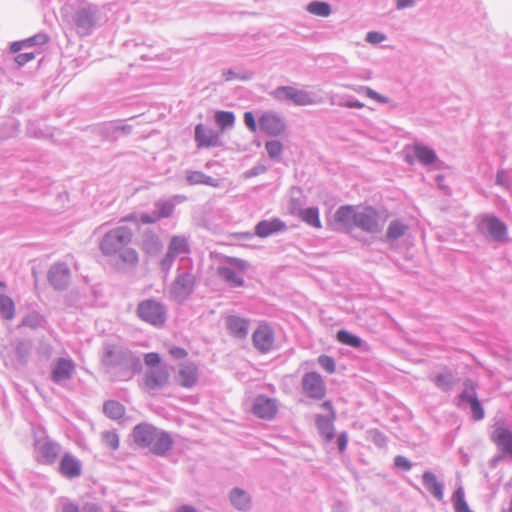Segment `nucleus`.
<instances>
[{
  "instance_id": "b1692460",
  "label": "nucleus",
  "mask_w": 512,
  "mask_h": 512,
  "mask_svg": "<svg viewBox=\"0 0 512 512\" xmlns=\"http://www.w3.org/2000/svg\"><path fill=\"white\" fill-rule=\"evenodd\" d=\"M277 412L275 400L259 396L253 404V413L262 419H272Z\"/></svg>"
},
{
  "instance_id": "423d86ee",
  "label": "nucleus",
  "mask_w": 512,
  "mask_h": 512,
  "mask_svg": "<svg viewBox=\"0 0 512 512\" xmlns=\"http://www.w3.org/2000/svg\"><path fill=\"white\" fill-rule=\"evenodd\" d=\"M190 253V245L185 236H173L168 244L164 257L159 262V267L166 275L170 272L176 258H183Z\"/></svg>"
},
{
  "instance_id": "7ed1b4c3",
  "label": "nucleus",
  "mask_w": 512,
  "mask_h": 512,
  "mask_svg": "<svg viewBox=\"0 0 512 512\" xmlns=\"http://www.w3.org/2000/svg\"><path fill=\"white\" fill-rule=\"evenodd\" d=\"M133 232L127 226H118L106 232L100 241V250L105 256L116 255L132 241Z\"/></svg>"
},
{
  "instance_id": "864d4df0",
  "label": "nucleus",
  "mask_w": 512,
  "mask_h": 512,
  "mask_svg": "<svg viewBox=\"0 0 512 512\" xmlns=\"http://www.w3.org/2000/svg\"><path fill=\"white\" fill-rule=\"evenodd\" d=\"M369 439L379 448L387 446L388 439L384 433L377 429L368 431Z\"/></svg>"
},
{
  "instance_id": "39448f33",
  "label": "nucleus",
  "mask_w": 512,
  "mask_h": 512,
  "mask_svg": "<svg viewBox=\"0 0 512 512\" xmlns=\"http://www.w3.org/2000/svg\"><path fill=\"white\" fill-rule=\"evenodd\" d=\"M464 389L456 399L458 408L470 409L471 418L474 421L484 419L485 412L476 392V384L471 379H466L463 383Z\"/></svg>"
},
{
  "instance_id": "bf43d9fd",
  "label": "nucleus",
  "mask_w": 512,
  "mask_h": 512,
  "mask_svg": "<svg viewBox=\"0 0 512 512\" xmlns=\"http://www.w3.org/2000/svg\"><path fill=\"white\" fill-rule=\"evenodd\" d=\"M244 124L246 127L253 133L257 131L259 128L258 121L256 122L255 117L252 112L247 111L244 113Z\"/></svg>"
},
{
  "instance_id": "052dcab7",
  "label": "nucleus",
  "mask_w": 512,
  "mask_h": 512,
  "mask_svg": "<svg viewBox=\"0 0 512 512\" xmlns=\"http://www.w3.org/2000/svg\"><path fill=\"white\" fill-rule=\"evenodd\" d=\"M394 466L403 471H409L412 468V463L404 456L398 455L394 458Z\"/></svg>"
},
{
  "instance_id": "5701e85b",
  "label": "nucleus",
  "mask_w": 512,
  "mask_h": 512,
  "mask_svg": "<svg viewBox=\"0 0 512 512\" xmlns=\"http://www.w3.org/2000/svg\"><path fill=\"white\" fill-rule=\"evenodd\" d=\"M177 381L184 388L193 387L198 381V368L193 362L182 363L177 373Z\"/></svg>"
},
{
  "instance_id": "72a5a7b5",
  "label": "nucleus",
  "mask_w": 512,
  "mask_h": 512,
  "mask_svg": "<svg viewBox=\"0 0 512 512\" xmlns=\"http://www.w3.org/2000/svg\"><path fill=\"white\" fill-rule=\"evenodd\" d=\"M409 227L401 220H393L389 223L387 231H386V241L387 242H394L404 236L406 232L408 231Z\"/></svg>"
},
{
  "instance_id": "1a4fd4ad",
  "label": "nucleus",
  "mask_w": 512,
  "mask_h": 512,
  "mask_svg": "<svg viewBox=\"0 0 512 512\" xmlns=\"http://www.w3.org/2000/svg\"><path fill=\"white\" fill-rule=\"evenodd\" d=\"M479 232L486 238L503 243L508 239L507 225L495 215H484L478 223Z\"/></svg>"
},
{
  "instance_id": "8fccbe9b",
  "label": "nucleus",
  "mask_w": 512,
  "mask_h": 512,
  "mask_svg": "<svg viewBox=\"0 0 512 512\" xmlns=\"http://www.w3.org/2000/svg\"><path fill=\"white\" fill-rule=\"evenodd\" d=\"M43 323H44V318L40 314L33 312V313L28 314L26 317H24L21 325L24 327L36 329V328L41 327L43 325Z\"/></svg>"
},
{
  "instance_id": "4d7b16f0",
  "label": "nucleus",
  "mask_w": 512,
  "mask_h": 512,
  "mask_svg": "<svg viewBox=\"0 0 512 512\" xmlns=\"http://www.w3.org/2000/svg\"><path fill=\"white\" fill-rule=\"evenodd\" d=\"M331 104H337L342 107L356 108V109H361L364 107V103H362L358 100H355V99H350V98L347 101L342 102V101H336L335 97H332Z\"/></svg>"
},
{
  "instance_id": "473e14b6",
  "label": "nucleus",
  "mask_w": 512,
  "mask_h": 512,
  "mask_svg": "<svg viewBox=\"0 0 512 512\" xmlns=\"http://www.w3.org/2000/svg\"><path fill=\"white\" fill-rule=\"evenodd\" d=\"M342 86L360 95H365L381 104H387L390 101L388 97L379 94L368 86L354 84H342Z\"/></svg>"
},
{
  "instance_id": "6e6d98bb",
  "label": "nucleus",
  "mask_w": 512,
  "mask_h": 512,
  "mask_svg": "<svg viewBox=\"0 0 512 512\" xmlns=\"http://www.w3.org/2000/svg\"><path fill=\"white\" fill-rule=\"evenodd\" d=\"M318 364L320 365L321 368H323L329 374H332L335 372V369H336L335 361L332 357H330L328 355H324V354L320 355L318 357Z\"/></svg>"
},
{
  "instance_id": "ea45409f",
  "label": "nucleus",
  "mask_w": 512,
  "mask_h": 512,
  "mask_svg": "<svg viewBox=\"0 0 512 512\" xmlns=\"http://www.w3.org/2000/svg\"><path fill=\"white\" fill-rule=\"evenodd\" d=\"M104 414L111 419L118 420L125 414L124 406L114 400H108L103 405Z\"/></svg>"
},
{
  "instance_id": "a19ab883",
  "label": "nucleus",
  "mask_w": 512,
  "mask_h": 512,
  "mask_svg": "<svg viewBox=\"0 0 512 512\" xmlns=\"http://www.w3.org/2000/svg\"><path fill=\"white\" fill-rule=\"evenodd\" d=\"M0 316L6 320H12L15 316V304L5 294H0Z\"/></svg>"
},
{
  "instance_id": "c03bdc74",
  "label": "nucleus",
  "mask_w": 512,
  "mask_h": 512,
  "mask_svg": "<svg viewBox=\"0 0 512 512\" xmlns=\"http://www.w3.org/2000/svg\"><path fill=\"white\" fill-rule=\"evenodd\" d=\"M452 501L456 512H472L465 500V494L462 487L455 490L452 496Z\"/></svg>"
},
{
  "instance_id": "680f3d73",
  "label": "nucleus",
  "mask_w": 512,
  "mask_h": 512,
  "mask_svg": "<svg viewBox=\"0 0 512 512\" xmlns=\"http://www.w3.org/2000/svg\"><path fill=\"white\" fill-rule=\"evenodd\" d=\"M365 39L370 44H379L386 40V35L381 32L370 31L366 34Z\"/></svg>"
},
{
  "instance_id": "f03ea898",
  "label": "nucleus",
  "mask_w": 512,
  "mask_h": 512,
  "mask_svg": "<svg viewBox=\"0 0 512 512\" xmlns=\"http://www.w3.org/2000/svg\"><path fill=\"white\" fill-rule=\"evenodd\" d=\"M132 436L138 446L147 448L156 456H165L173 446V439L168 432L149 423L137 424Z\"/></svg>"
},
{
  "instance_id": "603ef678",
  "label": "nucleus",
  "mask_w": 512,
  "mask_h": 512,
  "mask_svg": "<svg viewBox=\"0 0 512 512\" xmlns=\"http://www.w3.org/2000/svg\"><path fill=\"white\" fill-rule=\"evenodd\" d=\"M49 41V36L46 33H37L25 40H23L26 48L33 46H42Z\"/></svg>"
},
{
  "instance_id": "dca6fc26",
  "label": "nucleus",
  "mask_w": 512,
  "mask_h": 512,
  "mask_svg": "<svg viewBox=\"0 0 512 512\" xmlns=\"http://www.w3.org/2000/svg\"><path fill=\"white\" fill-rule=\"evenodd\" d=\"M194 140L198 148L218 147L221 145L220 134L202 123L195 126Z\"/></svg>"
},
{
  "instance_id": "393cba45",
  "label": "nucleus",
  "mask_w": 512,
  "mask_h": 512,
  "mask_svg": "<svg viewBox=\"0 0 512 512\" xmlns=\"http://www.w3.org/2000/svg\"><path fill=\"white\" fill-rule=\"evenodd\" d=\"M284 230H286V224L279 218H273L258 222L255 226V235L266 238Z\"/></svg>"
},
{
  "instance_id": "338daca9",
  "label": "nucleus",
  "mask_w": 512,
  "mask_h": 512,
  "mask_svg": "<svg viewBox=\"0 0 512 512\" xmlns=\"http://www.w3.org/2000/svg\"><path fill=\"white\" fill-rule=\"evenodd\" d=\"M159 219V216L155 212L153 213H142L140 215V221L144 224H151L157 222Z\"/></svg>"
},
{
  "instance_id": "e433bc0d",
  "label": "nucleus",
  "mask_w": 512,
  "mask_h": 512,
  "mask_svg": "<svg viewBox=\"0 0 512 512\" xmlns=\"http://www.w3.org/2000/svg\"><path fill=\"white\" fill-rule=\"evenodd\" d=\"M230 502L238 510H246L250 506V496L240 488H234L230 492Z\"/></svg>"
},
{
  "instance_id": "de8ad7c7",
  "label": "nucleus",
  "mask_w": 512,
  "mask_h": 512,
  "mask_svg": "<svg viewBox=\"0 0 512 512\" xmlns=\"http://www.w3.org/2000/svg\"><path fill=\"white\" fill-rule=\"evenodd\" d=\"M100 133L109 140H116L119 137L117 122H106L100 127Z\"/></svg>"
},
{
  "instance_id": "6ab92c4d",
  "label": "nucleus",
  "mask_w": 512,
  "mask_h": 512,
  "mask_svg": "<svg viewBox=\"0 0 512 512\" xmlns=\"http://www.w3.org/2000/svg\"><path fill=\"white\" fill-rule=\"evenodd\" d=\"M75 371V363L71 359L58 358L52 368L51 379L54 383L62 385L70 380Z\"/></svg>"
},
{
  "instance_id": "cd10ccee",
  "label": "nucleus",
  "mask_w": 512,
  "mask_h": 512,
  "mask_svg": "<svg viewBox=\"0 0 512 512\" xmlns=\"http://www.w3.org/2000/svg\"><path fill=\"white\" fill-rule=\"evenodd\" d=\"M422 483L426 490L438 501L444 497V484L437 480L434 473L425 471L422 475Z\"/></svg>"
},
{
  "instance_id": "f257e3e1",
  "label": "nucleus",
  "mask_w": 512,
  "mask_h": 512,
  "mask_svg": "<svg viewBox=\"0 0 512 512\" xmlns=\"http://www.w3.org/2000/svg\"><path fill=\"white\" fill-rule=\"evenodd\" d=\"M102 363L107 367L118 369L126 378H131L142 370L139 355L119 344L104 345Z\"/></svg>"
},
{
  "instance_id": "aec40b11",
  "label": "nucleus",
  "mask_w": 512,
  "mask_h": 512,
  "mask_svg": "<svg viewBox=\"0 0 512 512\" xmlns=\"http://www.w3.org/2000/svg\"><path fill=\"white\" fill-rule=\"evenodd\" d=\"M252 341L257 350L267 353L274 345V332L268 325H260L252 335Z\"/></svg>"
},
{
  "instance_id": "4be33fe9",
  "label": "nucleus",
  "mask_w": 512,
  "mask_h": 512,
  "mask_svg": "<svg viewBox=\"0 0 512 512\" xmlns=\"http://www.w3.org/2000/svg\"><path fill=\"white\" fill-rule=\"evenodd\" d=\"M59 471L65 478H78L82 474V462L74 455L65 453L61 458Z\"/></svg>"
},
{
  "instance_id": "e2e57ef3",
  "label": "nucleus",
  "mask_w": 512,
  "mask_h": 512,
  "mask_svg": "<svg viewBox=\"0 0 512 512\" xmlns=\"http://www.w3.org/2000/svg\"><path fill=\"white\" fill-rule=\"evenodd\" d=\"M160 356L158 353H155V352H151V353H147L145 354V357H144V361H145V364L149 367L152 368H156L158 366H160Z\"/></svg>"
},
{
  "instance_id": "2eb2a0df",
  "label": "nucleus",
  "mask_w": 512,
  "mask_h": 512,
  "mask_svg": "<svg viewBox=\"0 0 512 512\" xmlns=\"http://www.w3.org/2000/svg\"><path fill=\"white\" fill-rule=\"evenodd\" d=\"M490 440L503 454L512 456V431L509 428L503 424H495L490 433Z\"/></svg>"
},
{
  "instance_id": "bb28decb",
  "label": "nucleus",
  "mask_w": 512,
  "mask_h": 512,
  "mask_svg": "<svg viewBox=\"0 0 512 512\" xmlns=\"http://www.w3.org/2000/svg\"><path fill=\"white\" fill-rule=\"evenodd\" d=\"M358 207L346 205L341 206L335 213V221L344 229H352L356 223V213Z\"/></svg>"
},
{
  "instance_id": "a18cd8bd",
  "label": "nucleus",
  "mask_w": 512,
  "mask_h": 512,
  "mask_svg": "<svg viewBox=\"0 0 512 512\" xmlns=\"http://www.w3.org/2000/svg\"><path fill=\"white\" fill-rule=\"evenodd\" d=\"M308 12L311 14L327 17L331 14V6L327 2L313 1L307 6Z\"/></svg>"
},
{
  "instance_id": "4c0bfd02",
  "label": "nucleus",
  "mask_w": 512,
  "mask_h": 512,
  "mask_svg": "<svg viewBox=\"0 0 512 512\" xmlns=\"http://www.w3.org/2000/svg\"><path fill=\"white\" fill-rule=\"evenodd\" d=\"M214 120L221 131L233 128L235 124V115L232 111H216Z\"/></svg>"
},
{
  "instance_id": "37998d69",
  "label": "nucleus",
  "mask_w": 512,
  "mask_h": 512,
  "mask_svg": "<svg viewBox=\"0 0 512 512\" xmlns=\"http://www.w3.org/2000/svg\"><path fill=\"white\" fill-rule=\"evenodd\" d=\"M300 217L310 226L320 228L319 210L317 207H308L300 212Z\"/></svg>"
},
{
  "instance_id": "ddd939ff",
  "label": "nucleus",
  "mask_w": 512,
  "mask_h": 512,
  "mask_svg": "<svg viewBox=\"0 0 512 512\" xmlns=\"http://www.w3.org/2000/svg\"><path fill=\"white\" fill-rule=\"evenodd\" d=\"M259 129L268 136L277 137L285 133L287 122L285 117L276 111L268 110L258 117Z\"/></svg>"
},
{
  "instance_id": "c85d7f7f",
  "label": "nucleus",
  "mask_w": 512,
  "mask_h": 512,
  "mask_svg": "<svg viewBox=\"0 0 512 512\" xmlns=\"http://www.w3.org/2000/svg\"><path fill=\"white\" fill-rule=\"evenodd\" d=\"M226 326L232 336L243 339L248 334L249 321L239 316L232 315L226 319Z\"/></svg>"
},
{
  "instance_id": "774afa93",
  "label": "nucleus",
  "mask_w": 512,
  "mask_h": 512,
  "mask_svg": "<svg viewBox=\"0 0 512 512\" xmlns=\"http://www.w3.org/2000/svg\"><path fill=\"white\" fill-rule=\"evenodd\" d=\"M348 443V435L346 432H341L337 437V445L340 452H344L346 450Z\"/></svg>"
},
{
  "instance_id": "49530a36",
  "label": "nucleus",
  "mask_w": 512,
  "mask_h": 512,
  "mask_svg": "<svg viewBox=\"0 0 512 512\" xmlns=\"http://www.w3.org/2000/svg\"><path fill=\"white\" fill-rule=\"evenodd\" d=\"M175 205L170 200H158L155 203V213L159 216V219L167 218L172 215Z\"/></svg>"
},
{
  "instance_id": "f704fd0d",
  "label": "nucleus",
  "mask_w": 512,
  "mask_h": 512,
  "mask_svg": "<svg viewBox=\"0 0 512 512\" xmlns=\"http://www.w3.org/2000/svg\"><path fill=\"white\" fill-rule=\"evenodd\" d=\"M186 180L189 185L204 184L211 187H217L219 185L217 179L208 176L201 171H187Z\"/></svg>"
},
{
  "instance_id": "412c9836",
  "label": "nucleus",
  "mask_w": 512,
  "mask_h": 512,
  "mask_svg": "<svg viewBox=\"0 0 512 512\" xmlns=\"http://www.w3.org/2000/svg\"><path fill=\"white\" fill-rule=\"evenodd\" d=\"M140 247L145 254L156 256L162 251L163 243L155 231L146 229L141 234Z\"/></svg>"
},
{
  "instance_id": "6e6552de",
  "label": "nucleus",
  "mask_w": 512,
  "mask_h": 512,
  "mask_svg": "<svg viewBox=\"0 0 512 512\" xmlns=\"http://www.w3.org/2000/svg\"><path fill=\"white\" fill-rule=\"evenodd\" d=\"M278 101H291L297 106H308L317 103L315 94L292 86H280L271 92Z\"/></svg>"
},
{
  "instance_id": "79ce46f5",
  "label": "nucleus",
  "mask_w": 512,
  "mask_h": 512,
  "mask_svg": "<svg viewBox=\"0 0 512 512\" xmlns=\"http://www.w3.org/2000/svg\"><path fill=\"white\" fill-rule=\"evenodd\" d=\"M337 340L345 345H348L353 348H360L362 346V339L347 330H339L337 332Z\"/></svg>"
},
{
  "instance_id": "69168bd1",
  "label": "nucleus",
  "mask_w": 512,
  "mask_h": 512,
  "mask_svg": "<svg viewBox=\"0 0 512 512\" xmlns=\"http://www.w3.org/2000/svg\"><path fill=\"white\" fill-rule=\"evenodd\" d=\"M169 354L175 359H183L187 356V351L178 346H173L169 349Z\"/></svg>"
},
{
  "instance_id": "a211bd4d",
  "label": "nucleus",
  "mask_w": 512,
  "mask_h": 512,
  "mask_svg": "<svg viewBox=\"0 0 512 512\" xmlns=\"http://www.w3.org/2000/svg\"><path fill=\"white\" fill-rule=\"evenodd\" d=\"M70 269L66 263H55L48 272V281L56 290H65L70 282Z\"/></svg>"
},
{
  "instance_id": "f3484780",
  "label": "nucleus",
  "mask_w": 512,
  "mask_h": 512,
  "mask_svg": "<svg viewBox=\"0 0 512 512\" xmlns=\"http://www.w3.org/2000/svg\"><path fill=\"white\" fill-rule=\"evenodd\" d=\"M170 373L166 366H158L148 370L144 377V384L148 390L155 391L169 384Z\"/></svg>"
},
{
  "instance_id": "c756f323",
  "label": "nucleus",
  "mask_w": 512,
  "mask_h": 512,
  "mask_svg": "<svg viewBox=\"0 0 512 512\" xmlns=\"http://www.w3.org/2000/svg\"><path fill=\"white\" fill-rule=\"evenodd\" d=\"M60 512H103L102 507L94 502H86L81 507L67 498L60 499Z\"/></svg>"
},
{
  "instance_id": "0e129e2a",
  "label": "nucleus",
  "mask_w": 512,
  "mask_h": 512,
  "mask_svg": "<svg viewBox=\"0 0 512 512\" xmlns=\"http://www.w3.org/2000/svg\"><path fill=\"white\" fill-rule=\"evenodd\" d=\"M35 58V54L33 52H24V53H19L16 57H15V62L19 65V66H23L25 65L26 63L30 62L31 60H33Z\"/></svg>"
},
{
  "instance_id": "c9c22d12",
  "label": "nucleus",
  "mask_w": 512,
  "mask_h": 512,
  "mask_svg": "<svg viewBox=\"0 0 512 512\" xmlns=\"http://www.w3.org/2000/svg\"><path fill=\"white\" fill-rule=\"evenodd\" d=\"M413 150L415 157L423 165L433 164L437 159L435 151L428 146L415 144Z\"/></svg>"
},
{
  "instance_id": "13d9d810",
  "label": "nucleus",
  "mask_w": 512,
  "mask_h": 512,
  "mask_svg": "<svg viewBox=\"0 0 512 512\" xmlns=\"http://www.w3.org/2000/svg\"><path fill=\"white\" fill-rule=\"evenodd\" d=\"M496 184L508 189L511 185L509 174L506 170H499L496 175Z\"/></svg>"
},
{
  "instance_id": "58836bf2",
  "label": "nucleus",
  "mask_w": 512,
  "mask_h": 512,
  "mask_svg": "<svg viewBox=\"0 0 512 512\" xmlns=\"http://www.w3.org/2000/svg\"><path fill=\"white\" fill-rule=\"evenodd\" d=\"M38 449L41 456L46 460V462L52 463L55 461L59 454L60 446L57 443L45 441L39 445Z\"/></svg>"
},
{
  "instance_id": "f8f14e48",
  "label": "nucleus",
  "mask_w": 512,
  "mask_h": 512,
  "mask_svg": "<svg viewBox=\"0 0 512 512\" xmlns=\"http://www.w3.org/2000/svg\"><path fill=\"white\" fill-rule=\"evenodd\" d=\"M98 7L93 4L78 8L73 16V21L80 36H88L98 21Z\"/></svg>"
},
{
  "instance_id": "2f4dec72",
  "label": "nucleus",
  "mask_w": 512,
  "mask_h": 512,
  "mask_svg": "<svg viewBox=\"0 0 512 512\" xmlns=\"http://www.w3.org/2000/svg\"><path fill=\"white\" fill-rule=\"evenodd\" d=\"M118 255V258L121 262L119 264V267L121 269H127V268H134L137 266L139 262V256L135 249L124 247L120 251L116 253Z\"/></svg>"
},
{
  "instance_id": "a878e982",
  "label": "nucleus",
  "mask_w": 512,
  "mask_h": 512,
  "mask_svg": "<svg viewBox=\"0 0 512 512\" xmlns=\"http://www.w3.org/2000/svg\"><path fill=\"white\" fill-rule=\"evenodd\" d=\"M336 419V413H332V415L324 416V415H316L315 424L320 436L326 441L330 442L333 440L335 436V428L334 421Z\"/></svg>"
},
{
  "instance_id": "09e8293b",
  "label": "nucleus",
  "mask_w": 512,
  "mask_h": 512,
  "mask_svg": "<svg viewBox=\"0 0 512 512\" xmlns=\"http://www.w3.org/2000/svg\"><path fill=\"white\" fill-rule=\"evenodd\" d=\"M265 149L268 156L275 160L280 157L283 151V144L278 140H270L265 143Z\"/></svg>"
},
{
  "instance_id": "7c9ffc66",
  "label": "nucleus",
  "mask_w": 512,
  "mask_h": 512,
  "mask_svg": "<svg viewBox=\"0 0 512 512\" xmlns=\"http://www.w3.org/2000/svg\"><path fill=\"white\" fill-rule=\"evenodd\" d=\"M432 381L441 391L449 392L455 385L456 379L450 370L444 369L443 371L437 373Z\"/></svg>"
},
{
  "instance_id": "5fc2aeb1",
  "label": "nucleus",
  "mask_w": 512,
  "mask_h": 512,
  "mask_svg": "<svg viewBox=\"0 0 512 512\" xmlns=\"http://www.w3.org/2000/svg\"><path fill=\"white\" fill-rule=\"evenodd\" d=\"M222 75H223L225 81H230L233 79H239V80L245 81V80L251 79L253 74H252V72H248V71L238 73L234 69H227V70L223 71Z\"/></svg>"
},
{
  "instance_id": "20e7f679",
  "label": "nucleus",
  "mask_w": 512,
  "mask_h": 512,
  "mask_svg": "<svg viewBox=\"0 0 512 512\" xmlns=\"http://www.w3.org/2000/svg\"><path fill=\"white\" fill-rule=\"evenodd\" d=\"M136 314L141 321L156 328L162 327L167 321L166 306L155 299L140 301L137 305Z\"/></svg>"
},
{
  "instance_id": "0eeeda50",
  "label": "nucleus",
  "mask_w": 512,
  "mask_h": 512,
  "mask_svg": "<svg viewBox=\"0 0 512 512\" xmlns=\"http://www.w3.org/2000/svg\"><path fill=\"white\" fill-rule=\"evenodd\" d=\"M385 218L372 206L358 207L356 213L355 227L370 234L378 233L382 230Z\"/></svg>"
},
{
  "instance_id": "9d476101",
  "label": "nucleus",
  "mask_w": 512,
  "mask_h": 512,
  "mask_svg": "<svg viewBox=\"0 0 512 512\" xmlns=\"http://www.w3.org/2000/svg\"><path fill=\"white\" fill-rule=\"evenodd\" d=\"M247 267L248 263L246 261L231 258L227 263L218 266L217 274L231 287H241L244 284L242 273Z\"/></svg>"
},
{
  "instance_id": "4468645a",
  "label": "nucleus",
  "mask_w": 512,
  "mask_h": 512,
  "mask_svg": "<svg viewBox=\"0 0 512 512\" xmlns=\"http://www.w3.org/2000/svg\"><path fill=\"white\" fill-rule=\"evenodd\" d=\"M302 392L310 399L322 400L326 395V385L317 372H307L301 380Z\"/></svg>"
},
{
  "instance_id": "9b49d317",
  "label": "nucleus",
  "mask_w": 512,
  "mask_h": 512,
  "mask_svg": "<svg viewBox=\"0 0 512 512\" xmlns=\"http://www.w3.org/2000/svg\"><path fill=\"white\" fill-rule=\"evenodd\" d=\"M195 286V276L191 269L183 270L179 268L177 275L171 284L170 295L179 303L184 302L192 294Z\"/></svg>"
},
{
  "instance_id": "3c124183",
  "label": "nucleus",
  "mask_w": 512,
  "mask_h": 512,
  "mask_svg": "<svg viewBox=\"0 0 512 512\" xmlns=\"http://www.w3.org/2000/svg\"><path fill=\"white\" fill-rule=\"evenodd\" d=\"M103 443L112 450H116L119 447V437L114 431H104L101 434Z\"/></svg>"
}]
</instances>
